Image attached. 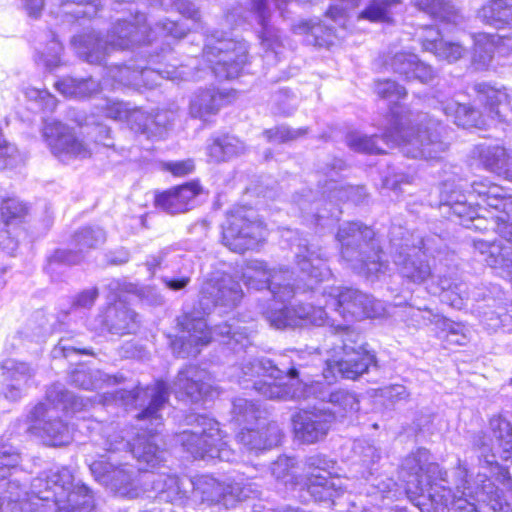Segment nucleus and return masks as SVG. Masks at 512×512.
Instances as JSON below:
<instances>
[{"mask_svg": "<svg viewBox=\"0 0 512 512\" xmlns=\"http://www.w3.org/2000/svg\"><path fill=\"white\" fill-rule=\"evenodd\" d=\"M247 57L248 45L245 41L219 37L218 33L208 36L203 48V58L220 79L238 77L247 63Z\"/></svg>", "mask_w": 512, "mask_h": 512, "instance_id": "16", "label": "nucleus"}, {"mask_svg": "<svg viewBox=\"0 0 512 512\" xmlns=\"http://www.w3.org/2000/svg\"><path fill=\"white\" fill-rule=\"evenodd\" d=\"M480 158L492 171H504L512 178V155L501 146H489L481 149Z\"/></svg>", "mask_w": 512, "mask_h": 512, "instance_id": "48", "label": "nucleus"}, {"mask_svg": "<svg viewBox=\"0 0 512 512\" xmlns=\"http://www.w3.org/2000/svg\"><path fill=\"white\" fill-rule=\"evenodd\" d=\"M252 212H240L228 216L227 226L223 229V243L231 251L243 253L254 249L264 240L266 229L262 222L253 220Z\"/></svg>", "mask_w": 512, "mask_h": 512, "instance_id": "21", "label": "nucleus"}, {"mask_svg": "<svg viewBox=\"0 0 512 512\" xmlns=\"http://www.w3.org/2000/svg\"><path fill=\"white\" fill-rule=\"evenodd\" d=\"M56 89L67 97L85 98L100 91V83L88 78L65 77L55 83Z\"/></svg>", "mask_w": 512, "mask_h": 512, "instance_id": "46", "label": "nucleus"}, {"mask_svg": "<svg viewBox=\"0 0 512 512\" xmlns=\"http://www.w3.org/2000/svg\"><path fill=\"white\" fill-rule=\"evenodd\" d=\"M223 100V94L215 88L199 89L190 102V113L195 118L206 119L219 111Z\"/></svg>", "mask_w": 512, "mask_h": 512, "instance_id": "42", "label": "nucleus"}, {"mask_svg": "<svg viewBox=\"0 0 512 512\" xmlns=\"http://www.w3.org/2000/svg\"><path fill=\"white\" fill-rule=\"evenodd\" d=\"M371 490H368V494L375 499H395L401 494L398 489L397 483L386 475H379L371 479L370 483Z\"/></svg>", "mask_w": 512, "mask_h": 512, "instance_id": "54", "label": "nucleus"}, {"mask_svg": "<svg viewBox=\"0 0 512 512\" xmlns=\"http://www.w3.org/2000/svg\"><path fill=\"white\" fill-rule=\"evenodd\" d=\"M46 398L54 407H48L44 403L37 404L28 416L32 423L31 429L40 435L48 445H67L72 440V430L58 417L56 406L63 405V409L74 410L78 405V400L60 383L53 384L48 388Z\"/></svg>", "mask_w": 512, "mask_h": 512, "instance_id": "12", "label": "nucleus"}, {"mask_svg": "<svg viewBox=\"0 0 512 512\" xmlns=\"http://www.w3.org/2000/svg\"><path fill=\"white\" fill-rule=\"evenodd\" d=\"M430 453L419 448L408 455L402 464L405 493L421 512H478L475 501L476 485L467 479L466 467L459 464L457 476L460 482L456 492L446 486V472L439 464L429 462Z\"/></svg>", "mask_w": 512, "mask_h": 512, "instance_id": "2", "label": "nucleus"}, {"mask_svg": "<svg viewBox=\"0 0 512 512\" xmlns=\"http://www.w3.org/2000/svg\"><path fill=\"white\" fill-rule=\"evenodd\" d=\"M179 264H182V268L179 269L176 275L161 277L164 285L172 291L184 289L191 281V271L184 268L183 259L179 256L169 257V251L163 249L157 254L150 255L145 262V266L151 276H154L157 270L174 268Z\"/></svg>", "mask_w": 512, "mask_h": 512, "instance_id": "29", "label": "nucleus"}, {"mask_svg": "<svg viewBox=\"0 0 512 512\" xmlns=\"http://www.w3.org/2000/svg\"><path fill=\"white\" fill-rule=\"evenodd\" d=\"M321 399L333 405L334 415L345 416L348 413L356 412L359 409V401L354 393L347 390H335L322 395Z\"/></svg>", "mask_w": 512, "mask_h": 512, "instance_id": "51", "label": "nucleus"}, {"mask_svg": "<svg viewBox=\"0 0 512 512\" xmlns=\"http://www.w3.org/2000/svg\"><path fill=\"white\" fill-rule=\"evenodd\" d=\"M414 3L420 10L443 23L458 26L463 22L454 6L444 0H414Z\"/></svg>", "mask_w": 512, "mask_h": 512, "instance_id": "47", "label": "nucleus"}, {"mask_svg": "<svg viewBox=\"0 0 512 512\" xmlns=\"http://www.w3.org/2000/svg\"><path fill=\"white\" fill-rule=\"evenodd\" d=\"M433 293H439L442 302L457 309H461L464 299L468 298L466 284L446 275L438 276L437 287L433 290Z\"/></svg>", "mask_w": 512, "mask_h": 512, "instance_id": "43", "label": "nucleus"}, {"mask_svg": "<svg viewBox=\"0 0 512 512\" xmlns=\"http://www.w3.org/2000/svg\"><path fill=\"white\" fill-rule=\"evenodd\" d=\"M107 76L120 86L139 88L138 67L116 65L108 68Z\"/></svg>", "mask_w": 512, "mask_h": 512, "instance_id": "56", "label": "nucleus"}, {"mask_svg": "<svg viewBox=\"0 0 512 512\" xmlns=\"http://www.w3.org/2000/svg\"><path fill=\"white\" fill-rule=\"evenodd\" d=\"M384 65L388 70L407 81L417 80L421 83H428L435 77L433 68L422 62L414 53L395 52L386 58Z\"/></svg>", "mask_w": 512, "mask_h": 512, "instance_id": "28", "label": "nucleus"}, {"mask_svg": "<svg viewBox=\"0 0 512 512\" xmlns=\"http://www.w3.org/2000/svg\"><path fill=\"white\" fill-rule=\"evenodd\" d=\"M293 30L297 34H308L311 33L315 38V43L319 46L328 45L332 43V30L329 28L326 37H321L323 27L320 23H315L308 20H302L293 26Z\"/></svg>", "mask_w": 512, "mask_h": 512, "instance_id": "62", "label": "nucleus"}, {"mask_svg": "<svg viewBox=\"0 0 512 512\" xmlns=\"http://www.w3.org/2000/svg\"><path fill=\"white\" fill-rule=\"evenodd\" d=\"M282 438L281 430L276 422L262 421L256 428L244 426L238 433L237 440L248 451H262L277 446Z\"/></svg>", "mask_w": 512, "mask_h": 512, "instance_id": "30", "label": "nucleus"}, {"mask_svg": "<svg viewBox=\"0 0 512 512\" xmlns=\"http://www.w3.org/2000/svg\"><path fill=\"white\" fill-rule=\"evenodd\" d=\"M200 192L201 187L198 183H186L157 195L155 204L169 214L183 213L194 206L195 198Z\"/></svg>", "mask_w": 512, "mask_h": 512, "instance_id": "31", "label": "nucleus"}, {"mask_svg": "<svg viewBox=\"0 0 512 512\" xmlns=\"http://www.w3.org/2000/svg\"><path fill=\"white\" fill-rule=\"evenodd\" d=\"M334 421V414L326 409L302 410L292 417L295 436L307 444L325 438Z\"/></svg>", "mask_w": 512, "mask_h": 512, "instance_id": "26", "label": "nucleus"}, {"mask_svg": "<svg viewBox=\"0 0 512 512\" xmlns=\"http://www.w3.org/2000/svg\"><path fill=\"white\" fill-rule=\"evenodd\" d=\"M331 343L342 351V356L327 362L323 377L331 382L335 379V371L345 379L355 380L366 373L371 366H376V356L367 348L361 334L350 325H330Z\"/></svg>", "mask_w": 512, "mask_h": 512, "instance_id": "8", "label": "nucleus"}, {"mask_svg": "<svg viewBox=\"0 0 512 512\" xmlns=\"http://www.w3.org/2000/svg\"><path fill=\"white\" fill-rule=\"evenodd\" d=\"M365 196L364 187L344 185L330 180L325 184L320 198H317L311 189H305L294 196V202L308 222L324 228L338 221L342 213L339 202L350 200L360 203Z\"/></svg>", "mask_w": 512, "mask_h": 512, "instance_id": "10", "label": "nucleus"}, {"mask_svg": "<svg viewBox=\"0 0 512 512\" xmlns=\"http://www.w3.org/2000/svg\"><path fill=\"white\" fill-rule=\"evenodd\" d=\"M383 139L384 135L379 138L377 135L368 136L366 134H362L361 132H350L346 136V144L351 150L355 152L382 154L386 152L385 148L379 144V142H381L384 146H386Z\"/></svg>", "mask_w": 512, "mask_h": 512, "instance_id": "50", "label": "nucleus"}, {"mask_svg": "<svg viewBox=\"0 0 512 512\" xmlns=\"http://www.w3.org/2000/svg\"><path fill=\"white\" fill-rule=\"evenodd\" d=\"M123 377L108 375L100 370L91 369L85 365H79L69 375V383L85 390L102 388L104 384L115 385L122 381Z\"/></svg>", "mask_w": 512, "mask_h": 512, "instance_id": "39", "label": "nucleus"}, {"mask_svg": "<svg viewBox=\"0 0 512 512\" xmlns=\"http://www.w3.org/2000/svg\"><path fill=\"white\" fill-rule=\"evenodd\" d=\"M422 49L433 53L437 58L450 63L462 58L466 53L465 48L456 42L444 41L439 29L433 26L423 28L418 36Z\"/></svg>", "mask_w": 512, "mask_h": 512, "instance_id": "32", "label": "nucleus"}, {"mask_svg": "<svg viewBox=\"0 0 512 512\" xmlns=\"http://www.w3.org/2000/svg\"><path fill=\"white\" fill-rule=\"evenodd\" d=\"M130 441L119 433L106 436L104 450L108 453L89 463L94 479L112 492L129 499H135L147 492L144 474L133 465L123 462L118 452L128 453Z\"/></svg>", "mask_w": 512, "mask_h": 512, "instance_id": "6", "label": "nucleus"}, {"mask_svg": "<svg viewBox=\"0 0 512 512\" xmlns=\"http://www.w3.org/2000/svg\"><path fill=\"white\" fill-rule=\"evenodd\" d=\"M442 327L437 331V337L448 344L464 345L468 338L465 333V327L462 324L455 323L449 319L440 320Z\"/></svg>", "mask_w": 512, "mask_h": 512, "instance_id": "57", "label": "nucleus"}, {"mask_svg": "<svg viewBox=\"0 0 512 512\" xmlns=\"http://www.w3.org/2000/svg\"><path fill=\"white\" fill-rule=\"evenodd\" d=\"M326 251L307 239H299L295 250V263L300 272L308 280L307 288L313 290L314 284L320 283L330 277L327 266Z\"/></svg>", "mask_w": 512, "mask_h": 512, "instance_id": "25", "label": "nucleus"}, {"mask_svg": "<svg viewBox=\"0 0 512 512\" xmlns=\"http://www.w3.org/2000/svg\"><path fill=\"white\" fill-rule=\"evenodd\" d=\"M209 380V373L205 369L189 365L178 372L173 382L172 392L181 400L198 402L209 395L211 390Z\"/></svg>", "mask_w": 512, "mask_h": 512, "instance_id": "27", "label": "nucleus"}, {"mask_svg": "<svg viewBox=\"0 0 512 512\" xmlns=\"http://www.w3.org/2000/svg\"><path fill=\"white\" fill-rule=\"evenodd\" d=\"M393 261L403 279L422 284L432 275L426 259V243L420 236L414 237L402 227H393L390 232Z\"/></svg>", "mask_w": 512, "mask_h": 512, "instance_id": "14", "label": "nucleus"}, {"mask_svg": "<svg viewBox=\"0 0 512 512\" xmlns=\"http://www.w3.org/2000/svg\"><path fill=\"white\" fill-rule=\"evenodd\" d=\"M154 113H147L139 109H133L131 115V129L137 133L147 135V137H156L153 134Z\"/></svg>", "mask_w": 512, "mask_h": 512, "instance_id": "64", "label": "nucleus"}, {"mask_svg": "<svg viewBox=\"0 0 512 512\" xmlns=\"http://www.w3.org/2000/svg\"><path fill=\"white\" fill-rule=\"evenodd\" d=\"M307 133V128L293 129L287 126H278L264 132L268 141L275 143H286L294 141Z\"/></svg>", "mask_w": 512, "mask_h": 512, "instance_id": "61", "label": "nucleus"}, {"mask_svg": "<svg viewBox=\"0 0 512 512\" xmlns=\"http://www.w3.org/2000/svg\"><path fill=\"white\" fill-rule=\"evenodd\" d=\"M278 302L275 300L273 307L268 308L263 312L266 320L270 323L271 326L282 329L286 327H298L305 326L308 324L312 325H324L328 324L329 326L332 322H329V317L327 312L323 309V307L312 306L310 304L304 305L302 303H298L295 305H286V302Z\"/></svg>", "mask_w": 512, "mask_h": 512, "instance_id": "20", "label": "nucleus"}, {"mask_svg": "<svg viewBox=\"0 0 512 512\" xmlns=\"http://www.w3.org/2000/svg\"><path fill=\"white\" fill-rule=\"evenodd\" d=\"M139 71V88H154L160 85L162 79L170 80L174 83L187 81L194 78L192 69L187 66L166 65L163 69H154L150 67H138Z\"/></svg>", "mask_w": 512, "mask_h": 512, "instance_id": "36", "label": "nucleus"}, {"mask_svg": "<svg viewBox=\"0 0 512 512\" xmlns=\"http://www.w3.org/2000/svg\"><path fill=\"white\" fill-rule=\"evenodd\" d=\"M435 99L437 102L436 108L442 110L446 116L451 117L457 126L471 128L482 125L480 113L474 108L460 104L442 93H438Z\"/></svg>", "mask_w": 512, "mask_h": 512, "instance_id": "37", "label": "nucleus"}, {"mask_svg": "<svg viewBox=\"0 0 512 512\" xmlns=\"http://www.w3.org/2000/svg\"><path fill=\"white\" fill-rule=\"evenodd\" d=\"M290 366L285 357L278 364L268 358H250L239 367H235L234 377L244 388L246 382L253 381L252 388L261 396L270 400H301L306 399L311 391H316L318 385L308 386L300 379V354L292 352Z\"/></svg>", "mask_w": 512, "mask_h": 512, "instance_id": "3", "label": "nucleus"}, {"mask_svg": "<svg viewBox=\"0 0 512 512\" xmlns=\"http://www.w3.org/2000/svg\"><path fill=\"white\" fill-rule=\"evenodd\" d=\"M196 424L191 430L177 435V442L194 459L233 462L236 453L222 436L219 423L204 415L195 418Z\"/></svg>", "mask_w": 512, "mask_h": 512, "instance_id": "13", "label": "nucleus"}, {"mask_svg": "<svg viewBox=\"0 0 512 512\" xmlns=\"http://www.w3.org/2000/svg\"><path fill=\"white\" fill-rule=\"evenodd\" d=\"M480 102L484 103L492 119L498 122L510 121L509 95L504 89L496 88L489 83L480 82L473 86Z\"/></svg>", "mask_w": 512, "mask_h": 512, "instance_id": "33", "label": "nucleus"}, {"mask_svg": "<svg viewBox=\"0 0 512 512\" xmlns=\"http://www.w3.org/2000/svg\"><path fill=\"white\" fill-rule=\"evenodd\" d=\"M180 39L185 36L184 30L170 20L155 24L154 28L146 24H134L128 21H118L108 32L106 40L96 32H90L73 38L76 52L90 64H102L110 50L129 49L135 45L152 42L157 37Z\"/></svg>", "mask_w": 512, "mask_h": 512, "instance_id": "4", "label": "nucleus"}, {"mask_svg": "<svg viewBox=\"0 0 512 512\" xmlns=\"http://www.w3.org/2000/svg\"><path fill=\"white\" fill-rule=\"evenodd\" d=\"M441 197L443 204L449 206L453 214L468 219L480 217L472 204L468 203V199L478 197L476 205L480 209L488 207L494 210L495 213L505 206L508 199H512L511 196L505 195L502 187L491 183L487 179L472 182L468 196L463 194L461 190H454L451 185L445 183Z\"/></svg>", "mask_w": 512, "mask_h": 512, "instance_id": "15", "label": "nucleus"}, {"mask_svg": "<svg viewBox=\"0 0 512 512\" xmlns=\"http://www.w3.org/2000/svg\"><path fill=\"white\" fill-rule=\"evenodd\" d=\"M43 138L51 152L62 162L71 159H86L92 155L89 144L59 121L48 120L45 122Z\"/></svg>", "mask_w": 512, "mask_h": 512, "instance_id": "22", "label": "nucleus"}, {"mask_svg": "<svg viewBox=\"0 0 512 512\" xmlns=\"http://www.w3.org/2000/svg\"><path fill=\"white\" fill-rule=\"evenodd\" d=\"M169 397L168 386L163 381H157L152 387H137L133 390H119L113 395L116 403L126 408H142L136 415L138 420H149L154 428H146L148 436L138 435L134 443L127 448L128 454H132L140 463L155 467L164 459V451L154 442L156 428L161 425L160 410L167 403Z\"/></svg>", "mask_w": 512, "mask_h": 512, "instance_id": "5", "label": "nucleus"}, {"mask_svg": "<svg viewBox=\"0 0 512 512\" xmlns=\"http://www.w3.org/2000/svg\"><path fill=\"white\" fill-rule=\"evenodd\" d=\"M473 245L488 266L507 274L511 273L512 248L504 246L499 241L488 242L483 239L473 240Z\"/></svg>", "mask_w": 512, "mask_h": 512, "instance_id": "38", "label": "nucleus"}, {"mask_svg": "<svg viewBox=\"0 0 512 512\" xmlns=\"http://www.w3.org/2000/svg\"><path fill=\"white\" fill-rule=\"evenodd\" d=\"M375 92L379 97L390 103H396L407 95V91L403 86L390 79L377 81L375 84Z\"/></svg>", "mask_w": 512, "mask_h": 512, "instance_id": "58", "label": "nucleus"}, {"mask_svg": "<svg viewBox=\"0 0 512 512\" xmlns=\"http://www.w3.org/2000/svg\"><path fill=\"white\" fill-rule=\"evenodd\" d=\"M103 324L112 334H130L138 328L137 314L123 301H117L106 309Z\"/></svg>", "mask_w": 512, "mask_h": 512, "instance_id": "34", "label": "nucleus"}, {"mask_svg": "<svg viewBox=\"0 0 512 512\" xmlns=\"http://www.w3.org/2000/svg\"><path fill=\"white\" fill-rule=\"evenodd\" d=\"M3 375L12 382L25 385L33 376V369L25 362L15 359H6L1 364Z\"/></svg>", "mask_w": 512, "mask_h": 512, "instance_id": "55", "label": "nucleus"}, {"mask_svg": "<svg viewBox=\"0 0 512 512\" xmlns=\"http://www.w3.org/2000/svg\"><path fill=\"white\" fill-rule=\"evenodd\" d=\"M443 127L438 121L430 119L418 127L405 128L397 118L384 132L386 147H399L401 152L414 159H436L447 149L442 140Z\"/></svg>", "mask_w": 512, "mask_h": 512, "instance_id": "11", "label": "nucleus"}, {"mask_svg": "<svg viewBox=\"0 0 512 512\" xmlns=\"http://www.w3.org/2000/svg\"><path fill=\"white\" fill-rule=\"evenodd\" d=\"M334 462L323 455H312L305 460L306 480L304 487L318 502H334L344 487L339 477L331 476Z\"/></svg>", "mask_w": 512, "mask_h": 512, "instance_id": "19", "label": "nucleus"}, {"mask_svg": "<svg viewBox=\"0 0 512 512\" xmlns=\"http://www.w3.org/2000/svg\"><path fill=\"white\" fill-rule=\"evenodd\" d=\"M474 484L476 485L475 497L478 502L486 504L495 512L512 511V502L507 501L503 492L486 475L478 473Z\"/></svg>", "mask_w": 512, "mask_h": 512, "instance_id": "40", "label": "nucleus"}, {"mask_svg": "<svg viewBox=\"0 0 512 512\" xmlns=\"http://www.w3.org/2000/svg\"><path fill=\"white\" fill-rule=\"evenodd\" d=\"M246 147L244 143L235 136L223 135L216 137L208 145V156L214 162L228 161L234 157L244 154Z\"/></svg>", "mask_w": 512, "mask_h": 512, "instance_id": "44", "label": "nucleus"}, {"mask_svg": "<svg viewBox=\"0 0 512 512\" xmlns=\"http://www.w3.org/2000/svg\"><path fill=\"white\" fill-rule=\"evenodd\" d=\"M477 17L498 28L512 25V0H491L479 9Z\"/></svg>", "mask_w": 512, "mask_h": 512, "instance_id": "45", "label": "nucleus"}, {"mask_svg": "<svg viewBox=\"0 0 512 512\" xmlns=\"http://www.w3.org/2000/svg\"><path fill=\"white\" fill-rule=\"evenodd\" d=\"M242 297L241 286L231 275L222 272L211 274L200 288L199 315L186 313L179 318L181 335L171 343L173 352L180 358L196 357L210 343L212 334L235 353L246 351L251 345L250 332L246 326L232 319L216 325L210 331L205 319L200 316L210 314L216 307L234 308Z\"/></svg>", "mask_w": 512, "mask_h": 512, "instance_id": "1", "label": "nucleus"}, {"mask_svg": "<svg viewBox=\"0 0 512 512\" xmlns=\"http://www.w3.org/2000/svg\"><path fill=\"white\" fill-rule=\"evenodd\" d=\"M490 427L494 437L503 446L505 451L512 449V427L509 421L501 416L490 419Z\"/></svg>", "mask_w": 512, "mask_h": 512, "instance_id": "59", "label": "nucleus"}, {"mask_svg": "<svg viewBox=\"0 0 512 512\" xmlns=\"http://www.w3.org/2000/svg\"><path fill=\"white\" fill-rule=\"evenodd\" d=\"M251 10L256 14L258 23L261 25V46L267 57L271 54L274 59L280 53L282 40L279 31L268 25L270 9L266 0H251Z\"/></svg>", "mask_w": 512, "mask_h": 512, "instance_id": "35", "label": "nucleus"}, {"mask_svg": "<svg viewBox=\"0 0 512 512\" xmlns=\"http://www.w3.org/2000/svg\"><path fill=\"white\" fill-rule=\"evenodd\" d=\"M259 486L251 481L235 482L227 486V495L224 497V508L228 509L236 502L255 499L260 496Z\"/></svg>", "mask_w": 512, "mask_h": 512, "instance_id": "53", "label": "nucleus"}, {"mask_svg": "<svg viewBox=\"0 0 512 512\" xmlns=\"http://www.w3.org/2000/svg\"><path fill=\"white\" fill-rule=\"evenodd\" d=\"M144 476L147 492H155L160 500L180 506L191 500V493L194 491L192 478L155 472H149Z\"/></svg>", "mask_w": 512, "mask_h": 512, "instance_id": "24", "label": "nucleus"}, {"mask_svg": "<svg viewBox=\"0 0 512 512\" xmlns=\"http://www.w3.org/2000/svg\"><path fill=\"white\" fill-rule=\"evenodd\" d=\"M233 417L240 425L252 426L257 423L260 426L262 421H267L261 417L262 412L252 402L245 398H237L233 402Z\"/></svg>", "mask_w": 512, "mask_h": 512, "instance_id": "52", "label": "nucleus"}, {"mask_svg": "<svg viewBox=\"0 0 512 512\" xmlns=\"http://www.w3.org/2000/svg\"><path fill=\"white\" fill-rule=\"evenodd\" d=\"M354 452L358 455L361 464L367 467L369 469V474L372 475V466L380 459L379 450L366 440H358L354 444Z\"/></svg>", "mask_w": 512, "mask_h": 512, "instance_id": "60", "label": "nucleus"}, {"mask_svg": "<svg viewBox=\"0 0 512 512\" xmlns=\"http://www.w3.org/2000/svg\"><path fill=\"white\" fill-rule=\"evenodd\" d=\"M496 39H498L496 34L478 33L474 35L473 62L479 68H485L491 62L493 54L497 50Z\"/></svg>", "mask_w": 512, "mask_h": 512, "instance_id": "49", "label": "nucleus"}, {"mask_svg": "<svg viewBox=\"0 0 512 512\" xmlns=\"http://www.w3.org/2000/svg\"><path fill=\"white\" fill-rule=\"evenodd\" d=\"M106 240V234L100 227H83L73 237L75 250L59 249L50 257L47 271L54 279L63 265H75L84 258V253L98 248Z\"/></svg>", "mask_w": 512, "mask_h": 512, "instance_id": "23", "label": "nucleus"}, {"mask_svg": "<svg viewBox=\"0 0 512 512\" xmlns=\"http://www.w3.org/2000/svg\"><path fill=\"white\" fill-rule=\"evenodd\" d=\"M241 278L251 289L268 288L278 302L291 300L296 294L292 280V272L287 268L268 269L265 262L260 260L247 261L242 268Z\"/></svg>", "mask_w": 512, "mask_h": 512, "instance_id": "18", "label": "nucleus"}, {"mask_svg": "<svg viewBox=\"0 0 512 512\" xmlns=\"http://www.w3.org/2000/svg\"><path fill=\"white\" fill-rule=\"evenodd\" d=\"M26 213V207L16 198H8L1 205V219L4 226H9L14 220L23 217Z\"/></svg>", "mask_w": 512, "mask_h": 512, "instance_id": "63", "label": "nucleus"}, {"mask_svg": "<svg viewBox=\"0 0 512 512\" xmlns=\"http://www.w3.org/2000/svg\"><path fill=\"white\" fill-rule=\"evenodd\" d=\"M31 494L39 500L52 502L55 512H92L95 499L83 483H75L68 467L44 470L31 482Z\"/></svg>", "mask_w": 512, "mask_h": 512, "instance_id": "7", "label": "nucleus"}, {"mask_svg": "<svg viewBox=\"0 0 512 512\" xmlns=\"http://www.w3.org/2000/svg\"><path fill=\"white\" fill-rule=\"evenodd\" d=\"M194 491L191 493V500L194 502L208 503L224 507V497L227 495V487L222 486L214 478L201 476L193 479Z\"/></svg>", "mask_w": 512, "mask_h": 512, "instance_id": "41", "label": "nucleus"}, {"mask_svg": "<svg viewBox=\"0 0 512 512\" xmlns=\"http://www.w3.org/2000/svg\"><path fill=\"white\" fill-rule=\"evenodd\" d=\"M374 236L371 228L359 222L342 224L336 235L341 245L342 258L366 277H379L388 268V263L382 260V250Z\"/></svg>", "mask_w": 512, "mask_h": 512, "instance_id": "9", "label": "nucleus"}, {"mask_svg": "<svg viewBox=\"0 0 512 512\" xmlns=\"http://www.w3.org/2000/svg\"><path fill=\"white\" fill-rule=\"evenodd\" d=\"M322 297L325 308L338 313L345 320L374 318L383 311L381 302L353 288L331 287L323 291Z\"/></svg>", "mask_w": 512, "mask_h": 512, "instance_id": "17", "label": "nucleus"}]
</instances>
